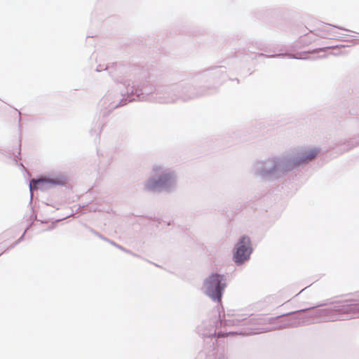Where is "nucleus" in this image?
<instances>
[{"instance_id": "1", "label": "nucleus", "mask_w": 359, "mask_h": 359, "mask_svg": "<svg viewBox=\"0 0 359 359\" xmlns=\"http://www.w3.org/2000/svg\"><path fill=\"white\" fill-rule=\"evenodd\" d=\"M222 276L215 273L211 275L204 283L205 293L212 299L221 301L222 291L226 287Z\"/></svg>"}, {"instance_id": "2", "label": "nucleus", "mask_w": 359, "mask_h": 359, "mask_svg": "<svg viewBox=\"0 0 359 359\" xmlns=\"http://www.w3.org/2000/svg\"><path fill=\"white\" fill-rule=\"evenodd\" d=\"M325 313L327 321L341 320L343 314L359 316V303L345 305L339 309L326 311Z\"/></svg>"}, {"instance_id": "3", "label": "nucleus", "mask_w": 359, "mask_h": 359, "mask_svg": "<svg viewBox=\"0 0 359 359\" xmlns=\"http://www.w3.org/2000/svg\"><path fill=\"white\" fill-rule=\"evenodd\" d=\"M251 252L250 238L246 236L242 237L236 246L234 261L238 264H242L249 258Z\"/></svg>"}, {"instance_id": "4", "label": "nucleus", "mask_w": 359, "mask_h": 359, "mask_svg": "<svg viewBox=\"0 0 359 359\" xmlns=\"http://www.w3.org/2000/svg\"><path fill=\"white\" fill-rule=\"evenodd\" d=\"M336 27L325 24V23H318L316 27L311 31L316 36L323 38V39H333L337 36L335 34Z\"/></svg>"}, {"instance_id": "5", "label": "nucleus", "mask_w": 359, "mask_h": 359, "mask_svg": "<svg viewBox=\"0 0 359 359\" xmlns=\"http://www.w3.org/2000/svg\"><path fill=\"white\" fill-rule=\"evenodd\" d=\"M172 179L170 174H164L160 177L158 180H151L146 184V188L149 190H154L156 188L165 184Z\"/></svg>"}, {"instance_id": "6", "label": "nucleus", "mask_w": 359, "mask_h": 359, "mask_svg": "<svg viewBox=\"0 0 359 359\" xmlns=\"http://www.w3.org/2000/svg\"><path fill=\"white\" fill-rule=\"evenodd\" d=\"M318 154V151L316 149H310L303 153L301 156L297 158L294 161L295 165H300L302 163H308L313 159Z\"/></svg>"}, {"instance_id": "7", "label": "nucleus", "mask_w": 359, "mask_h": 359, "mask_svg": "<svg viewBox=\"0 0 359 359\" xmlns=\"http://www.w3.org/2000/svg\"><path fill=\"white\" fill-rule=\"evenodd\" d=\"M46 182H48V181L44 179H39V180L33 179V180H32V181L30 182V184H29L30 191H32L34 189H37L39 186L43 185Z\"/></svg>"}, {"instance_id": "8", "label": "nucleus", "mask_w": 359, "mask_h": 359, "mask_svg": "<svg viewBox=\"0 0 359 359\" xmlns=\"http://www.w3.org/2000/svg\"><path fill=\"white\" fill-rule=\"evenodd\" d=\"M313 41H315L314 39H312L310 37H306V39H301L300 43L304 45H309Z\"/></svg>"}, {"instance_id": "9", "label": "nucleus", "mask_w": 359, "mask_h": 359, "mask_svg": "<svg viewBox=\"0 0 359 359\" xmlns=\"http://www.w3.org/2000/svg\"><path fill=\"white\" fill-rule=\"evenodd\" d=\"M323 50H324L323 48H320L319 50H316L313 51L312 53H318L319 51H321Z\"/></svg>"}]
</instances>
